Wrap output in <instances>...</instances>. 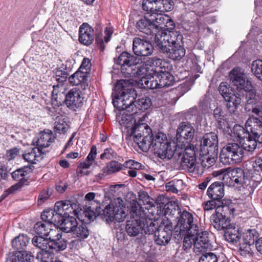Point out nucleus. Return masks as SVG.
Segmentation results:
<instances>
[{
    "instance_id": "1",
    "label": "nucleus",
    "mask_w": 262,
    "mask_h": 262,
    "mask_svg": "<svg viewBox=\"0 0 262 262\" xmlns=\"http://www.w3.org/2000/svg\"><path fill=\"white\" fill-rule=\"evenodd\" d=\"M183 36L177 31L168 33L159 32L155 39V42L160 52L173 60H180L186 54L182 41Z\"/></svg>"
},
{
    "instance_id": "2",
    "label": "nucleus",
    "mask_w": 262,
    "mask_h": 262,
    "mask_svg": "<svg viewBox=\"0 0 262 262\" xmlns=\"http://www.w3.org/2000/svg\"><path fill=\"white\" fill-rule=\"evenodd\" d=\"M140 61V58L127 52H123L118 57L114 58L115 63L121 66V72L126 77L149 76L152 74L148 59L145 62Z\"/></svg>"
},
{
    "instance_id": "3",
    "label": "nucleus",
    "mask_w": 262,
    "mask_h": 262,
    "mask_svg": "<svg viewBox=\"0 0 262 262\" xmlns=\"http://www.w3.org/2000/svg\"><path fill=\"white\" fill-rule=\"evenodd\" d=\"M140 209L139 204H132L130 213L133 218L126 222L125 226L126 232L130 237H135L143 233L149 235L155 232L153 223L151 222L148 226L145 223L144 219L139 217L141 215Z\"/></svg>"
},
{
    "instance_id": "4",
    "label": "nucleus",
    "mask_w": 262,
    "mask_h": 262,
    "mask_svg": "<svg viewBox=\"0 0 262 262\" xmlns=\"http://www.w3.org/2000/svg\"><path fill=\"white\" fill-rule=\"evenodd\" d=\"M237 205L231 200H225L223 207L217 209L211 216V224L217 230H226L231 226L230 215L233 214Z\"/></svg>"
},
{
    "instance_id": "5",
    "label": "nucleus",
    "mask_w": 262,
    "mask_h": 262,
    "mask_svg": "<svg viewBox=\"0 0 262 262\" xmlns=\"http://www.w3.org/2000/svg\"><path fill=\"white\" fill-rule=\"evenodd\" d=\"M244 150L237 143H229L221 151L220 160L224 165H232L240 162Z\"/></svg>"
},
{
    "instance_id": "6",
    "label": "nucleus",
    "mask_w": 262,
    "mask_h": 262,
    "mask_svg": "<svg viewBox=\"0 0 262 262\" xmlns=\"http://www.w3.org/2000/svg\"><path fill=\"white\" fill-rule=\"evenodd\" d=\"M230 179L229 184L233 186H243L250 187L253 186L255 181L254 176L252 175V170L248 169L243 170L240 168H236L232 169L228 172Z\"/></svg>"
},
{
    "instance_id": "7",
    "label": "nucleus",
    "mask_w": 262,
    "mask_h": 262,
    "mask_svg": "<svg viewBox=\"0 0 262 262\" xmlns=\"http://www.w3.org/2000/svg\"><path fill=\"white\" fill-rule=\"evenodd\" d=\"M179 214L177 226L180 229V233H198L199 231V227L197 219L194 217L192 213L186 210L179 212Z\"/></svg>"
},
{
    "instance_id": "8",
    "label": "nucleus",
    "mask_w": 262,
    "mask_h": 262,
    "mask_svg": "<svg viewBox=\"0 0 262 262\" xmlns=\"http://www.w3.org/2000/svg\"><path fill=\"white\" fill-rule=\"evenodd\" d=\"M195 129L192 125L188 122H181L177 129V146L183 149L186 147H192L190 144L193 140Z\"/></svg>"
},
{
    "instance_id": "9",
    "label": "nucleus",
    "mask_w": 262,
    "mask_h": 262,
    "mask_svg": "<svg viewBox=\"0 0 262 262\" xmlns=\"http://www.w3.org/2000/svg\"><path fill=\"white\" fill-rule=\"evenodd\" d=\"M173 2L172 0H142V7L143 10L154 14L157 12H165L173 9Z\"/></svg>"
},
{
    "instance_id": "10",
    "label": "nucleus",
    "mask_w": 262,
    "mask_h": 262,
    "mask_svg": "<svg viewBox=\"0 0 262 262\" xmlns=\"http://www.w3.org/2000/svg\"><path fill=\"white\" fill-rule=\"evenodd\" d=\"M113 95L116 100L126 101L130 100L135 101L136 94L135 90L132 86L129 85V82L125 80H120L116 84Z\"/></svg>"
},
{
    "instance_id": "11",
    "label": "nucleus",
    "mask_w": 262,
    "mask_h": 262,
    "mask_svg": "<svg viewBox=\"0 0 262 262\" xmlns=\"http://www.w3.org/2000/svg\"><path fill=\"white\" fill-rule=\"evenodd\" d=\"M55 208L58 211L61 218L66 216H76L79 219V215L82 211L79 204L71 200H64L57 202L55 203Z\"/></svg>"
},
{
    "instance_id": "12",
    "label": "nucleus",
    "mask_w": 262,
    "mask_h": 262,
    "mask_svg": "<svg viewBox=\"0 0 262 262\" xmlns=\"http://www.w3.org/2000/svg\"><path fill=\"white\" fill-rule=\"evenodd\" d=\"M173 227L168 220H163L155 231V240L159 245H165L169 243L172 236Z\"/></svg>"
},
{
    "instance_id": "13",
    "label": "nucleus",
    "mask_w": 262,
    "mask_h": 262,
    "mask_svg": "<svg viewBox=\"0 0 262 262\" xmlns=\"http://www.w3.org/2000/svg\"><path fill=\"white\" fill-rule=\"evenodd\" d=\"M34 166H27L18 168L11 173L12 178L18 182L13 185L8 189L10 193H14L21 189L24 186L28 185L29 181L25 178L26 176L30 174L33 170Z\"/></svg>"
},
{
    "instance_id": "14",
    "label": "nucleus",
    "mask_w": 262,
    "mask_h": 262,
    "mask_svg": "<svg viewBox=\"0 0 262 262\" xmlns=\"http://www.w3.org/2000/svg\"><path fill=\"white\" fill-rule=\"evenodd\" d=\"M200 151L201 154L208 152H219V138L215 132L205 134L200 139Z\"/></svg>"
},
{
    "instance_id": "15",
    "label": "nucleus",
    "mask_w": 262,
    "mask_h": 262,
    "mask_svg": "<svg viewBox=\"0 0 262 262\" xmlns=\"http://www.w3.org/2000/svg\"><path fill=\"white\" fill-rule=\"evenodd\" d=\"M184 151L181 159L182 169L193 172L196 168V155L193 146L183 148Z\"/></svg>"
},
{
    "instance_id": "16",
    "label": "nucleus",
    "mask_w": 262,
    "mask_h": 262,
    "mask_svg": "<svg viewBox=\"0 0 262 262\" xmlns=\"http://www.w3.org/2000/svg\"><path fill=\"white\" fill-rule=\"evenodd\" d=\"M258 233L255 229H248L243 234L242 243H239V250L244 254H249L252 252L251 247H254Z\"/></svg>"
},
{
    "instance_id": "17",
    "label": "nucleus",
    "mask_w": 262,
    "mask_h": 262,
    "mask_svg": "<svg viewBox=\"0 0 262 262\" xmlns=\"http://www.w3.org/2000/svg\"><path fill=\"white\" fill-rule=\"evenodd\" d=\"M133 50L137 56H148L152 54L154 47L150 42L135 37L133 41Z\"/></svg>"
},
{
    "instance_id": "18",
    "label": "nucleus",
    "mask_w": 262,
    "mask_h": 262,
    "mask_svg": "<svg viewBox=\"0 0 262 262\" xmlns=\"http://www.w3.org/2000/svg\"><path fill=\"white\" fill-rule=\"evenodd\" d=\"M83 99L80 90L73 88L66 94L64 102L68 108L75 111L82 106Z\"/></svg>"
},
{
    "instance_id": "19",
    "label": "nucleus",
    "mask_w": 262,
    "mask_h": 262,
    "mask_svg": "<svg viewBox=\"0 0 262 262\" xmlns=\"http://www.w3.org/2000/svg\"><path fill=\"white\" fill-rule=\"evenodd\" d=\"M206 194L210 199L218 202H223L228 199H223L225 195L224 184L221 181L212 183L208 188Z\"/></svg>"
},
{
    "instance_id": "20",
    "label": "nucleus",
    "mask_w": 262,
    "mask_h": 262,
    "mask_svg": "<svg viewBox=\"0 0 262 262\" xmlns=\"http://www.w3.org/2000/svg\"><path fill=\"white\" fill-rule=\"evenodd\" d=\"M208 233L207 231H199L194 235V251L197 253H204L208 249H210L211 244L208 237Z\"/></svg>"
},
{
    "instance_id": "21",
    "label": "nucleus",
    "mask_w": 262,
    "mask_h": 262,
    "mask_svg": "<svg viewBox=\"0 0 262 262\" xmlns=\"http://www.w3.org/2000/svg\"><path fill=\"white\" fill-rule=\"evenodd\" d=\"M230 80L234 85L243 90L245 88L248 89L250 87L251 82L246 80L244 73L238 68H234L230 72Z\"/></svg>"
},
{
    "instance_id": "22",
    "label": "nucleus",
    "mask_w": 262,
    "mask_h": 262,
    "mask_svg": "<svg viewBox=\"0 0 262 262\" xmlns=\"http://www.w3.org/2000/svg\"><path fill=\"white\" fill-rule=\"evenodd\" d=\"M144 129L146 130V133H151L150 128L146 124L143 123L132 126L127 130V135L128 137H133L134 142L138 145L144 136L141 133Z\"/></svg>"
},
{
    "instance_id": "23",
    "label": "nucleus",
    "mask_w": 262,
    "mask_h": 262,
    "mask_svg": "<svg viewBox=\"0 0 262 262\" xmlns=\"http://www.w3.org/2000/svg\"><path fill=\"white\" fill-rule=\"evenodd\" d=\"M94 30L88 23H83L79 28V40L85 45H90L94 41Z\"/></svg>"
},
{
    "instance_id": "24",
    "label": "nucleus",
    "mask_w": 262,
    "mask_h": 262,
    "mask_svg": "<svg viewBox=\"0 0 262 262\" xmlns=\"http://www.w3.org/2000/svg\"><path fill=\"white\" fill-rule=\"evenodd\" d=\"M154 25L150 17L148 18L147 16H144L137 22L136 28L140 32L146 34H155V38L158 33L163 32L158 31V32H156Z\"/></svg>"
},
{
    "instance_id": "25",
    "label": "nucleus",
    "mask_w": 262,
    "mask_h": 262,
    "mask_svg": "<svg viewBox=\"0 0 262 262\" xmlns=\"http://www.w3.org/2000/svg\"><path fill=\"white\" fill-rule=\"evenodd\" d=\"M88 77L87 74L78 70L69 77V81L72 85H80L82 89L85 90L88 88Z\"/></svg>"
},
{
    "instance_id": "26",
    "label": "nucleus",
    "mask_w": 262,
    "mask_h": 262,
    "mask_svg": "<svg viewBox=\"0 0 262 262\" xmlns=\"http://www.w3.org/2000/svg\"><path fill=\"white\" fill-rule=\"evenodd\" d=\"M154 153L160 159L164 160H169L171 159L174 156L176 149L175 146H171L170 142L164 144L161 146L158 151L156 148L152 149Z\"/></svg>"
},
{
    "instance_id": "27",
    "label": "nucleus",
    "mask_w": 262,
    "mask_h": 262,
    "mask_svg": "<svg viewBox=\"0 0 262 262\" xmlns=\"http://www.w3.org/2000/svg\"><path fill=\"white\" fill-rule=\"evenodd\" d=\"M45 154L42 149L34 147L26 150L23 155L24 159L28 163L34 164L41 160L42 155Z\"/></svg>"
},
{
    "instance_id": "28",
    "label": "nucleus",
    "mask_w": 262,
    "mask_h": 262,
    "mask_svg": "<svg viewBox=\"0 0 262 262\" xmlns=\"http://www.w3.org/2000/svg\"><path fill=\"white\" fill-rule=\"evenodd\" d=\"M52 92V103L55 106L61 105L66 98L65 89L62 85L57 84L53 85Z\"/></svg>"
},
{
    "instance_id": "29",
    "label": "nucleus",
    "mask_w": 262,
    "mask_h": 262,
    "mask_svg": "<svg viewBox=\"0 0 262 262\" xmlns=\"http://www.w3.org/2000/svg\"><path fill=\"white\" fill-rule=\"evenodd\" d=\"M148 62L152 74L160 73L166 69L169 70L168 63L160 58H150L148 59Z\"/></svg>"
},
{
    "instance_id": "30",
    "label": "nucleus",
    "mask_w": 262,
    "mask_h": 262,
    "mask_svg": "<svg viewBox=\"0 0 262 262\" xmlns=\"http://www.w3.org/2000/svg\"><path fill=\"white\" fill-rule=\"evenodd\" d=\"M224 237L229 243L233 245H238L241 235L239 233V228L232 226L228 227L225 231Z\"/></svg>"
},
{
    "instance_id": "31",
    "label": "nucleus",
    "mask_w": 262,
    "mask_h": 262,
    "mask_svg": "<svg viewBox=\"0 0 262 262\" xmlns=\"http://www.w3.org/2000/svg\"><path fill=\"white\" fill-rule=\"evenodd\" d=\"M41 218L42 221L53 225L59 223L61 216L55 206L54 209H49L43 211Z\"/></svg>"
},
{
    "instance_id": "32",
    "label": "nucleus",
    "mask_w": 262,
    "mask_h": 262,
    "mask_svg": "<svg viewBox=\"0 0 262 262\" xmlns=\"http://www.w3.org/2000/svg\"><path fill=\"white\" fill-rule=\"evenodd\" d=\"M61 229L66 233H72L78 222L74 216H66L60 219Z\"/></svg>"
},
{
    "instance_id": "33",
    "label": "nucleus",
    "mask_w": 262,
    "mask_h": 262,
    "mask_svg": "<svg viewBox=\"0 0 262 262\" xmlns=\"http://www.w3.org/2000/svg\"><path fill=\"white\" fill-rule=\"evenodd\" d=\"M54 138L53 136L52 132L48 130V132L44 130L40 132L38 137V139L36 141L37 147L45 148L50 146V143L53 142Z\"/></svg>"
},
{
    "instance_id": "34",
    "label": "nucleus",
    "mask_w": 262,
    "mask_h": 262,
    "mask_svg": "<svg viewBox=\"0 0 262 262\" xmlns=\"http://www.w3.org/2000/svg\"><path fill=\"white\" fill-rule=\"evenodd\" d=\"M156 77L159 81L160 87L162 88L172 85L175 81L173 76L167 69L157 74Z\"/></svg>"
},
{
    "instance_id": "35",
    "label": "nucleus",
    "mask_w": 262,
    "mask_h": 262,
    "mask_svg": "<svg viewBox=\"0 0 262 262\" xmlns=\"http://www.w3.org/2000/svg\"><path fill=\"white\" fill-rule=\"evenodd\" d=\"M121 115L118 116L117 119L121 125H124L128 129L136 124L135 120H133V118L136 116L137 113L132 114V113L127 112L126 110Z\"/></svg>"
},
{
    "instance_id": "36",
    "label": "nucleus",
    "mask_w": 262,
    "mask_h": 262,
    "mask_svg": "<svg viewBox=\"0 0 262 262\" xmlns=\"http://www.w3.org/2000/svg\"><path fill=\"white\" fill-rule=\"evenodd\" d=\"M161 13H158V12H157L149 16L151 18L153 24L155 25L156 32H158V30L159 29H163L165 24L169 20V16L168 15L162 14Z\"/></svg>"
},
{
    "instance_id": "37",
    "label": "nucleus",
    "mask_w": 262,
    "mask_h": 262,
    "mask_svg": "<svg viewBox=\"0 0 262 262\" xmlns=\"http://www.w3.org/2000/svg\"><path fill=\"white\" fill-rule=\"evenodd\" d=\"M224 99L227 102V107L230 113L235 115L237 106L241 102V98L232 92Z\"/></svg>"
},
{
    "instance_id": "38",
    "label": "nucleus",
    "mask_w": 262,
    "mask_h": 262,
    "mask_svg": "<svg viewBox=\"0 0 262 262\" xmlns=\"http://www.w3.org/2000/svg\"><path fill=\"white\" fill-rule=\"evenodd\" d=\"M254 124L249 125L250 134L255 138L258 143H262V121L260 118H256Z\"/></svg>"
},
{
    "instance_id": "39",
    "label": "nucleus",
    "mask_w": 262,
    "mask_h": 262,
    "mask_svg": "<svg viewBox=\"0 0 262 262\" xmlns=\"http://www.w3.org/2000/svg\"><path fill=\"white\" fill-rule=\"evenodd\" d=\"M89 230L87 225L83 222H79L75 227L72 234L73 237L77 238L78 240L81 241L87 238L89 235Z\"/></svg>"
},
{
    "instance_id": "40",
    "label": "nucleus",
    "mask_w": 262,
    "mask_h": 262,
    "mask_svg": "<svg viewBox=\"0 0 262 262\" xmlns=\"http://www.w3.org/2000/svg\"><path fill=\"white\" fill-rule=\"evenodd\" d=\"M113 101L114 106L120 110H126L127 112L132 113V114L138 113V111L134 110L135 101H131L130 100L121 101V100L116 99H114Z\"/></svg>"
},
{
    "instance_id": "41",
    "label": "nucleus",
    "mask_w": 262,
    "mask_h": 262,
    "mask_svg": "<svg viewBox=\"0 0 262 262\" xmlns=\"http://www.w3.org/2000/svg\"><path fill=\"white\" fill-rule=\"evenodd\" d=\"M29 238L26 235L19 234L12 241V247L18 251L23 250L28 245Z\"/></svg>"
},
{
    "instance_id": "42",
    "label": "nucleus",
    "mask_w": 262,
    "mask_h": 262,
    "mask_svg": "<svg viewBox=\"0 0 262 262\" xmlns=\"http://www.w3.org/2000/svg\"><path fill=\"white\" fill-rule=\"evenodd\" d=\"M213 117L217 122V127L221 129H225L226 127L228 125L225 116L224 115V112L220 107L215 108L213 111Z\"/></svg>"
},
{
    "instance_id": "43",
    "label": "nucleus",
    "mask_w": 262,
    "mask_h": 262,
    "mask_svg": "<svg viewBox=\"0 0 262 262\" xmlns=\"http://www.w3.org/2000/svg\"><path fill=\"white\" fill-rule=\"evenodd\" d=\"M97 155V148L95 145H93L91 147L90 152L88 155L85 161L81 162L79 164V168H90V167L93 165L95 162V159Z\"/></svg>"
},
{
    "instance_id": "44",
    "label": "nucleus",
    "mask_w": 262,
    "mask_h": 262,
    "mask_svg": "<svg viewBox=\"0 0 262 262\" xmlns=\"http://www.w3.org/2000/svg\"><path fill=\"white\" fill-rule=\"evenodd\" d=\"M219 152H208L203 155L201 165L204 168H209L213 165L217 159Z\"/></svg>"
},
{
    "instance_id": "45",
    "label": "nucleus",
    "mask_w": 262,
    "mask_h": 262,
    "mask_svg": "<svg viewBox=\"0 0 262 262\" xmlns=\"http://www.w3.org/2000/svg\"><path fill=\"white\" fill-rule=\"evenodd\" d=\"M151 99L148 97H143L135 100L134 110L138 111L137 114L142 113L143 111L148 109L151 105Z\"/></svg>"
},
{
    "instance_id": "46",
    "label": "nucleus",
    "mask_w": 262,
    "mask_h": 262,
    "mask_svg": "<svg viewBox=\"0 0 262 262\" xmlns=\"http://www.w3.org/2000/svg\"><path fill=\"white\" fill-rule=\"evenodd\" d=\"M169 142L167 140L165 134L163 133L159 132L156 133L154 136L152 134V149L156 148L158 151L159 148L164 144Z\"/></svg>"
},
{
    "instance_id": "47",
    "label": "nucleus",
    "mask_w": 262,
    "mask_h": 262,
    "mask_svg": "<svg viewBox=\"0 0 262 262\" xmlns=\"http://www.w3.org/2000/svg\"><path fill=\"white\" fill-rule=\"evenodd\" d=\"M248 122H246V125L247 126ZM250 131L248 130V127L245 128L242 126L236 124L233 128V133L234 135L238 138V141L241 142L242 139H245L250 135Z\"/></svg>"
},
{
    "instance_id": "48",
    "label": "nucleus",
    "mask_w": 262,
    "mask_h": 262,
    "mask_svg": "<svg viewBox=\"0 0 262 262\" xmlns=\"http://www.w3.org/2000/svg\"><path fill=\"white\" fill-rule=\"evenodd\" d=\"M32 243L34 247L41 250H45L48 247L49 248V239L48 237H45L43 236H34L32 239Z\"/></svg>"
},
{
    "instance_id": "49",
    "label": "nucleus",
    "mask_w": 262,
    "mask_h": 262,
    "mask_svg": "<svg viewBox=\"0 0 262 262\" xmlns=\"http://www.w3.org/2000/svg\"><path fill=\"white\" fill-rule=\"evenodd\" d=\"M252 175L254 176L255 179L258 180L256 182H259L262 180V157L257 158L253 162Z\"/></svg>"
},
{
    "instance_id": "50",
    "label": "nucleus",
    "mask_w": 262,
    "mask_h": 262,
    "mask_svg": "<svg viewBox=\"0 0 262 262\" xmlns=\"http://www.w3.org/2000/svg\"><path fill=\"white\" fill-rule=\"evenodd\" d=\"M70 70L67 68L66 66L62 64L61 66L56 69L55 78L57 81L59 83H62L67 80L69 75Z\"/></svg>"
},
{
    "instance_id": "51",
    "label": "nucleus",
    "mask_w": 262,
    "mask_h": 262,
    "mask_svg": "<svg viewBox=\"0 0 262 262\" xmlns=\"http://www.w3.org/2000/svg\"><path fill=\"white\" fill-rule=\"evenodd\" d=\"M258 142L255 140L251 134L245 139H242L239 143L241 144V147L247 151H252L256 146Z\"/></svg>"
},
{
    "instance_id": "52",
    "label": "nucleus",
    "mask_w": 262,
    "mask_h": 262,
    "mask_svg": "<svg viewBox=\"0 0 262 262\" xmlns=\"http://www.w3.org/2000/svg\"><path fill=\"white\" fill-rule=\"evenodd\" d=\"M244 92H246L245 94V98L246 99V107H248L249 105H254L255 106L257 104V98L256 95V92L254 89H253L252 85L251 83H250V87L248 89L247 88H245L243 90Z\"/></svg>"
},
{
    "instance_id": "53",
    "label": "nucleus",
    "mask_w": 262,
    "mask_h": 262,
    "mask_svg": "<svg viewBox=\"0 0 262 262\" xmlns=\"http://www.w3.org/2000/svg\"><path fill=\"white\" fill-rule=\"evenodd\" d=\"M115 205L113 204H108L98 214L101 219L105 222H113V215L114 213V208Z\"/></svg>"
},
{
    "instance_id": "54",
    "label": "nucleus",
    "mask_w": 262,
    "mask_h": 262,
    "mask_svg": "<svg viewBox=\"0 0 262 262\" xmlns=\"http://www.w3.org/2000/svg\"><path fill=\"white\" fill-rule=\"evenodd\" d=\"M51 225L52 224L43 221L38 222L34 225V230L37 235L46 237Z\"/></svg>"
},
{
    "instance_id": "55",
    "label": "nucleus",
    "mask_w": 262,
    "mask_h": 262,
    "mask_svg": "<svg viewBox=\"0 0 262 262\" xmlns=\"http://www.w3.org/2000/svg\"><path fill=\"white\" fill-rule=\"evenodd\" d=\"M67 248V241L62 237L58 239L49 241V249L56 251H61Z\"/></svg>"
},
{
    "instance_id": "56",
    "label": "nucleus",
    "mask_w": 262,
    "mask_h": 262,
    "mask_svg": "<svg viewBox=\"0 0 262 262\" xmlns=\"http://www.w3.org/2000/svg\"><path fill=\"white\" fill-rule=\"evenodd\" d=\"M123 165L116 161H112L108 162L102 169L104 173L110 174L117 172L122 169Z\"/></svg>"
},
{
    "instance_id": "57",
    "label": "nucleus",
    "mask_w": 262,
    "mask_h": 262,
    "mask_svg": "<svg viewBox=\"0 0 262 262\" xmlns=\"http://www.w3.org/2000/svg\"><path fill=\"white\" fill-rule=\"evenodd\" d=\"M33 256L28 254L26 251L20 250L16 252L12 258V262H31Z\"/></svg>"
},
{
    "instance_id": "58",
    "label": "nucleus",
    "mask_w": 262,
    "mask_h": 262,
    "mask_svg": "<svg viewBox=\"0 0 262 262\" xmlns=\"http://www.w3.org/2000/svg\"><path fill=\"white\" fill-rule=\"evenodd\" d=\"M143 136L141 141L138 143L139 147L144 152H147L150 148H152V135ZM151 134H152L151 133Z\"/></svg>"
},
{
    "instance_id": "59",
    "label": "nucleus",
    "mask_w": 262,
    "mask_h": 262,
    "mask_svg": "<svg viewBox=\"0 0 262 262\" xmlns=\"http://www.w3.org/2000/svg\"><path fill=\"white\" fill-rule=\"evenodd\" d=\"M62 231L61 227L60 228H58L56 224H52L50 227L49 233H48V235L46 237H48L49 241H52L55 239H58L59 238L62 237Z\"/></svg>"
},
{
    "instance_id": "60",
    "label": "nucleus",
    "mask_w": 262,
    "mask_h": 262,
    "mask_svg": "<svg viewBox=\"0 0 262 262\" xmlns=\"http://www.w3.org/2000/svg\"><path fill=\"white\" fill-rule=\"evenodd\" d=\"M114 209L113 222H121L123 221L127 214L123 206L121 207L120 205L118 206L116 205L115 206Z\"/></svg>"
},
{
    "instance_id": "61",
    "label": "nucleus",
    "mask_w": 262,
    "mask_h": 262,
    "mask_svg": "<svg viewBox=\"0 0 262 262\" xmlns=\"http://www.w3.org/2000/svg\"><path fill=\"white\" fill-rule=\"evenodd\" d=\"M53 253L45 250H40L36 255L37 259L40 262H52L55 259Z\"/></svg>"
},
{
    "instance_id": "62",
    "label": "nucleus",
    "mask_w": 262,
    "mask_h": 262,
    "mask_svg": "<svg viewBox=\"0 0 262 262\" xmlns=\"http://www.w3.org/2000/svg\"><path fill=\"white\" fill-rule=\"evenodd\" d=\"M251 71L257 78L262 80V60L254 61L251 65Z\"/></svg>"
},
{
    "instance_id": "63",
    "label": "nucleus",
    "mask_w": 262,
    "mask_h": 262,
    "mask_svg": "<svg viewBox=\"0 0 262 262\" xmlns=\"http://www.w3.org/2000/svg\"><path fill=\"white\" fill-rule=\"evenodd\" d=\"M223 202L218 201L216 202L213 199H210V200L206 202L204 205V210L205 211H209L213 209H215V211L219 207H223Z\"/></svg>"
},
{
    "instance_id": "64",
    "label": "nucleus",
    "mask_w": 262,
    "mask_h": 262,
    "mask_svg": "<svg viewBox=\"0 0 262 262\" xmlns=\"http://www.w3.org/2000/svg\"><path fill=\"white\" fill-rule=\"evenodd\" d=\"M217 256L212 252L204 253L200 257L199 262H217Z\"/></svg>"
}]
</instances>
